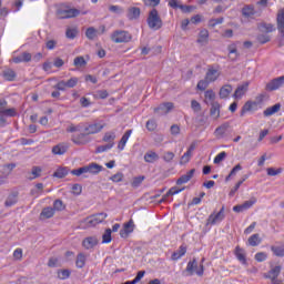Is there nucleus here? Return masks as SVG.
Wrapping results in <instances>:
<instances>
[{"label":"nucleus","mask_w":284,"mask_h":284,"mask_svg":"<svg viewBox=\"0 0 284 284\" xmlns=\"http://www.w3.org/2000/svg\"><path fill=\"white\" fill-rule=\"evenodd\" d=\"M111 41L113 43H130L132 41V34L125 30H115L111 34Z\"/></svg>","instance_id":"nucleus-5"},{"label":"nucleus","mask_w":284,"mask_h":284,"mask_svg":"<svg viewBox=\"0 0 284 284\" xmlns=\"http://www.w3.org/2000/svg\"><path fill=\"white\" fill-rule=\"evenodd\" d=\"M123 173L122 172H118L114 175L109 178V181H112L113 183H121L123 181Z\"/></svg>","instance_id":"nucleus-50"},{"label":"nucleus","mask_w":284,"mask_h":284,"mask_svg":"<svg viewBox=\"0 0 284 284\" xmlns=\"http://www.w3.org/2000/svg\"><path fill=\"white\" fill-rule=\"evenodd\" d=\"M144 176H138V178H134L131 185L132 187H139V185H141L144 181Z\"/></svg>","instance_id":"nucleus-61"},{"label":"nucleus","mask_w":284,"mask_h":284,"mask_svg":"<svg viewBox=\"0 0 284 284\" xmlns=\"http://www.w3.org/2000/svg\"><path fill=\"white\" fill-rule=\"evenodd\" d=\"M174 108V103L172 102H166L160 104L158 108L154 109L155 114H159L160 116H163V114H168L170 110Z\"/></svg>","instance_id":"nucleus-12"},{"label":"nucleus","mask_w":284,"mask_h":284,"mask_svg":"<svg viewBox=\"0 0 284 284\" xmlns=\"http://www.w3.org/2000/svg\"><path fill=\"white\" fill-rule=\"evenodd\" d=\"M3 78L7 81H12L13 79L17 78V73L12 69H8V70L3 71Z\"/></svg>","instance_id":"nucleus-42"},{"label":"nucleus","mask_w":284,"mask_h":284,"mask_svg":"<svg viewBox=\"0 0 284 284\" xmlns=\"http://www.w3.org/2000/svg\"><path fill=\"white\" fill-rule=\"evenodd\" d=\"M54 209L51 206H47L44 209H42L41 213H40V219H52V216H54Z\"/></svg>","instance_id":"nucleus-32"},{"label":"nucleus","mask_w":284,"mask_h":284,"mask_svg":"<svg viewBox=\"0 0 284 284\" xmlns=\"http://www.w3.org/2000/svg\"><path fill=\"white\" fill-rule=\"evenodd\" d=\"M207 39H210V32L206 29H202L199 33L197 43L203 45L207 43Z\"/></svg>","instance_id":"nucleus-34"},{"label":"nucleus","mask_w":284,"mask_h":284,"mask_svg":"<svg viewBox=\"0 0 284 284\" xmlns=\"http://www.w3.org/2000/svg\"><path fill=\"white\" fill-rule=\"evenodd\" d=\"M103 130V124L99 122H93L84 126L85 134H98V132H101Z\"/></svg>","instance_id":"nucleus-10"},{"label":"nucleus","mask_w":284,"mask_h":284,"mask_svg":"<svg viewBox=\"0 0 284 284\" xmlns=\"http://www.w3.org/2000/svg\"><path fill=\"white\" fill-rule=\"evenodd\" d=\"M210 115L213 116L215 121L216 119H219V116H221V103L219 102L211 103Z\"/></svg>","instance_id":"nucleus-20"},{"label":"nucleus","mask_w":284,"mask_h":284,"mask_svg":"<svg viewBox=\"0 0 284 284\" xmlns=\"http://www.w3.org/2000/svg\"><path fill=\"white\" fill-rule=\"evenodd\" d=\"M16 203H17V193H12L7 197L4 205L6 207H12V205H16Z\"/></svg>","instance_id":"nucleus-38"},{"label":"nucleus","mask_w":284,"mask_h":284,"mask_svg":"<svg viewBox=\"0 0 284 284\" xmlns=\"http://www.w3.org/2000/svg\"><path fill=\"white\" fill-rule=\"evenodd\" d=\"M232 85L225 84L220 89V99H227L232 94Z\"/></svg>","instance_id":"nucleus-31"},{"label":"nucleus","mask_w":284,"mask_h":284,"mask_svg":"<svg viewBox=\"0 0 284 284\" xmlns=\"http://www.w3.org/2000/svg\"><path fill=\"white\" fill-rule=\"evenodd\" d=\"M266 172L268 176H278V174L283 173V168H278L277 170L274 168H268Z\"/></svg>","instance_id":"nucleus-51"},{"label":"nucleus","mask_w":284,"mask_h":284,"mask_svg":"<svg viewBox=\"0 0 284 284\" xmlns=\"http://www.w3.org/2000/svg\"><path fill=\"white\" fill-rule=\"evenodd\" d=\"M247 88H250L248 82H245L242 85H239L233 94V98L243 99V97H245V94L247 93Z\"/></svg>","instance_id":"nucleus-15"},{"label":"nucleus","mask_w":284,"mask_h":284,"mask_svg":"<svg viewBox=\"0 0 284 284\" xmlns=\"http://www.w3.org/2000/svg\"><path fill=\"white\" fill-rule=\"evenodd\" d=\"M210 85V82L204 78L203 80H200L197 82V90H201V92L207 90Z\"/></svg>","instance_id":"nucleus-52"},{"label":"nucleus","mask_w":284,"mask_h":284,"mask_svg":"<svg viewBox=\"0 0 284 284\" xmlns=\"http://www.w3.org/2000/svg\"><path fill=\"white\" fill-rule=\"evenodd\" d=\"M146 130H148L149 132H154V130H156V121H154V120H149V121L146 122Z\"/></svg>","instance_id":"nucleus-59"},{"label":"nucleus","mask_w":284,"mask_h":284,"mask_svg":"<svg viewBox=\"0 0 284 284\" xmlns=\"http://www.w3.org/2000/svg\"><path fill=\"white\" fill-rule=\"evenodd\" d=\"M65 88H68L65 80H62L54 85V89L60 90L61 92H64Z\"/></svg>","instance_id":"nucleus-63"},{"label":"nucleus","mask_w":284,"mask_h":284,"mask_svg":"<svg viewBox=\"0 0 284 284\" xmlns=\"http://www.w3.org/2000/svg\"><path fill=\"white\" fill-rule=\"evenodd\" d=\"M57 14L58 19H73L74 17H79L81 11L78 9H59Z\"/></svg>","instance_id":"nucleus-9"},{"label":"nucleus","mask_w":284,"mask_h":284,"mask_svg":"<svg viewBox=\"0 0 284 284\" xmlns=\"http://www.w3.org/2000/svg\"><path fill=\"white\" fill-rule=\"evenodd\" d=\"M67 88H77V83H79V78H71L65 81Z\"/></svg>","instance_id":"nucleus-62"},{"label":"nucleus","mask_w":284,"mask_h":284,"mask_svg":"<svg viewBox=\"0 0 284 284\" xmlns=\"http://www.w3.org/2000/svg\"><path fill=\"white\" fill-rule=\"evenodd\" d=\"M186 253H187V247L184 245H181L178 251L173 252L171 258L172 261H179V258L185 256Z\"/></svg>","instance_id":"nucleus-27"},{"label":"nucleus","mask_w":284,"mask_h":284,"mask_svg":"<svg viewBox=\"0 0 284 284\" xmlns=\"http://www.w3.org/2000/svg\"><path fill=\"white\" fill-rule=\"evenodd\" d=\"M102 243H112V229H106L102 235Z\"/></svg>","instance_id":"nucleus-41"},{"label":"nucleus","mask_w":284,"mask_h":284,"mask_svg":"<svg viewBox=\"0 0 284 284\" xmlns=\"http://www.w3.org/2000/svg\"><path fill=\"white\" fill-rule=\"evenodd\" d=\"M256 105H258L257 102H252V101H247L246 103H244V105L242 106V110L240 112V116H245L246 112H252V110H254V108H256Z\"/></svg>","instance_id":"nucleus-24"},{"label":"nucleus","mask_w":284,"mask_h":284,"mask_svg":"<svg viewBox=\"0 0 284 284\" xmlns=\"http://www.w3.org/2000/svg\"><path fill=\"white\" fill-rule=\"evenodd\" d=\"M53 210L54 212H63V210H65V205H63V201L55 200L53 202Z\"/></svg>","instance_id":"nucleus-47"},{"label":"nucleus","mask_w":284,"mask_h":284,"mask_svg":"<svg viewBox=\"0 0 284 284\" xmlns=\"http://www.w3.org/2000/svg\"><path fill=\"white\" fill-rule=\"evenodd\" d=\"M113 148H114V143L111 142V143L98 146L95 152L97 154H101L103 152H108V150H112Z\"/></svg>","instance_id":"nucleus-40"},{"label":"nucleus","mask_w":284,"mask_h":284,"mask_svg":"<svg viewBox=\"0 0 284 284\" xmlns=\"http://www.w3.org/2000/svg\"><path fill=\"white\" fill-rule=\"evenodd\" d=\"M271 252H273L274 256L278 258H283L284 256V243L276 242L274 245L271 246Z\"/></svg>","instance_id":"nucleus-14"},{"label":"nucleus","mask_w":284,"mask_h":284,"mask_svg":"<svg viewBox=\"0 0 284 284\" xmlns=\"http://www.w3.org/2000/svg\"><path fill=\"white\" fill-rule=\"evenodd\" d=\"M271 39H272V38H270V36H268V34H265V33L258 34V36L256 37V41H257L258 43H262V45L265 44V43H270Z\"/></svg>","instance_id":"nucleus-48"},{"label":"nucleus","mask_w":284,"mask_h":284,"mask_svg":"<svg viewBox=\"0 0 284 284\" xmlns=\"http://www.w3.org/2000/svg\"><path fill=\"white\" fill-rule=\"evenodd\" d=\"M280 274H281V266H275L270 272L264 274V278H270L271 284H276V281H278Z\"/></svg>","instance_id":"nucleus-11"},{"label":"nucleus","mask_w":284,"mask_h":284,"mask_svg":"<svg viewBox=\"0 0 284 284\" xmlns=\"http://www.w3.org/2000/svg\"><path fill=\"white\" fill-rule=\"evenodd\" d=\"M114 139H116V133L114 132H106L102 139L104 143H114Z\"/></svg>","instance_id":"nucleus-43"},{"label":"nucleus","mask_w":284,"mask_h":284,"mask_svg":"<svg viewBox=\"0 0 284 284\" xmlns=\"http://www.w3.org/2000/svg\"><path fill=\"white\" fill-rule=\"evenodd\" d=\"M194 172H196V170L192 169L186 174L181 175L176 181V185H183L184 183L190 182L191 179L194 176Z\"/></svg>","instance_id":"nucleus-21"},{"label":"nucleus","mask_w":284,"mask_h":284,"mask_svg":"<svg viewBox=\"0 0 284 284\" xmlns=\"http://www.w3.org/2000/svg\"><path fill=\"white\" fill-rule=\"evenodd\" d=\"M281 112V103H276L273 106H268L263 111V116H274V114Z\"/></svg>","instance_id":"nucleus-17"},{"label":"nucleus","mask_w":284,"mask_h":284,"mask_svg":"<svg viewBox=\"0 0 284 284\" xmlns=\"http://www.w3.org/2000/svg\"><path fill=\"white\" fill-rule=\"evenodd\" d=\"M185 187L179 189L176 186L171 187L168 193L160 200V203H165L168 201V196H174V194H179L180 192H183Z\"/></svg>","instance_id":"nucleus-29"},{"label":"nucleus","mask_w":284,"mask_h":284,"mask_svg":"<svg viewBox=\"0 0 284 284\" xmlns=\"http://www.w3.org/2000/svg\"><path fill=\"white\" fill-rule=\"evenodd\" d=\"M132 136V130L125 131V133L122 135L119 144L118 150H125V144L128 143V140Z\"/></svg>","instance_id":"nucleus-26"},{"label":"nucleus","mask_w":284,"mask_h":284,"mask_svg":"<svg viewBox=\"0 0 284 284\" xmlns=\"http://www.w3.org/2000/svg\"><path fill=\"white\" fill-rule=\"evenodd\" d=\"M243 170V166L241 164H236L230 172V174L225 178V182L230 181L232 176H234L237 172H241Z\"/></svg>","instance_id":"nucleus-44"},{"label":"nucleus","mask_w":284,"mask_h":284,"mask_svg":"<svg viewBox=\"0 0 284 284\" xmlns=\"http://www.w3.org/2000/svg\"><path fill=\"white\" fill-rule=\"evenodd\" d=\"M103 170L104 169L102 165L92 162L89 165L72 170L71 174H73V176H81L83 174H99L100 172H103Z\"/></svg>","instance_id":"nucleus-1"},{"label":"nucleus","mask_w":284,"mask_h":284,"mask_svg":"<svg viewBox=\"0 0 284 284\" xmlns=\"http://www.w3.org/2000/svg\"><path fill=\"white\" fill-rule=\"evenodd\" d=\"M283 85H284V75H281L278 78L271 80L266 84L265 91L266 92H275V90H281V88H283Z\"/></svg>","instance_id":"nucleus-8"},{"label":"nucleus","mask_w":284,"mask_h":284,"mask_svg":"<svg viewBox=\"0 0 284 284\" xmlns=\"http://www.w3.org/2000/svg\"><path fill=\"white\" fill-rule=\"evenodd\" d=\"M226 156H227V153L223 151L214 158L213 163H215V165H219V163H221L222 161H225Z\"/></svg>","instance_id":"nucleus-53"},{"label":"nucleus","mask_w":284,"mask_h":284,"mask_svg":"<svg viewBox=\"0 0 284 284\" xmlns=\"http://www.w3.org/2000/svg\"><path fill=\"white\" fill-rule=\"evenodd\" d=\"M243 17H254V7L252 6H245L242 9Z\"/></svg>","instance_id":"nucleus-46"},{"label":"nucleus","mask_w":284,"mask_h":284,"mask_svg":"<svg viewBox=\"0 0 284 284\" xmlns=\"http://www.w3.org/2000/svg\"><path fill=\"white\" fill-rule=\"evenodd\" d=\"M146 22L150 30H161L163 28V20L161 19V16H159V11L156 9H152L149 12Z\"/></svg>","instance_id":"nucleus-2"},{"label":"nucleus","mask_w":284,"mask_h":284,"mask_svg":"<svg viewBox=\"0 0 284 284\" xmlns=\"http://www.w3.org/2000/svg\"><path fill=\"white\" fill-rule=\"evenodd\" d=\"M234 254H235L237 261H240V263H242V265H247V257L245 255V250H243L241 246H236Z\"/></svg>","instance_id":"nucleus-19"},{"label":"nucleus","mask_w":284,"mask_h":284,"mask_svg":"<svg viewBox=\"0 0 284 284\" xmlns=\"http://www.w3.org/2000/svg\"><path fill=\"white\" fill-rule=\"evenodd\" d=\"M85 37L90 39V41H93V39H97V29L93 27L88 28L85 31Z\"/></svg>","instance_id":"nucleus-49"},{"label":"nucleus","mask_w":284,"mask_h":284,"mask_svg":"<svg viewBox=\"0 0 284 284\" xmlns=\"http://www.w3.org/2000/svg\"><path fill=\"white\" fill-rule=\"evenodd\" d=\"M144 161H145V163H154V162L159 161V154L154 151H148L144 154Z\"/></svg>","instance_id":"nucleus-30"},{"label":"nucleus","mask_w":284,"mask_h":284,"mask_svg":"<svg viewBox=\"0 0 284 284\" xmlns=\"http://www.w3.org/2000/svg\"><path fill=\"white\" fill-rule=\"evenodd\" d=\"M85 136H88V133H85V131H84L83 133L73 135L72 141L75 145H85V143H88L87 141H83V139H85Z\"/></svg>","instance_id":"nucleus-33"},{"label":"nucleus","mask_w":284,"mask_h":284,"mask_svg":"<svg viewBox=\"0 0 284 284\" xmlns=\"http://www.w3.org/2000/svg\"><path fill=\"white\" fill-rule=\"evenodd\" d=\"M204 103H206V105H211V103H216V101H214L216 99V93H214L213 90H206L204 93Z\"/></svg>","instance_id":"nucleus-28"},{"label":"nucleus","mask_w":284,"mask_h":284,"mask_svg":"<svg viewBox=\"0 0 284 284\" xmlns=\"http://www.w3.org/2000/svg\"><path fill=\"white\" fill-rule=\"evenodd\" d=\"M75 265L79 270L85 267V255L83 253L78 254Z\"/></svg>","instance_id":"nucleus-37"},{"label":"nucleus","mask_w":284,"mask_h":284,"mask_svg":"<svg viewBox=\"0 0 284 284\" xmlns=\"http://www.w3.org/2000/svg\"><path fill=\"white\" fill-rule=\"evenodd\" d=\"M0 115L17 116V110H14V109H4V110L0 111Z\"/></svg>","instance_id":"nucleus-55"},{"label":"nucleus","mask_w":284,"mask_h":284,"mask_svg":"<svg viewBox=\"0 0 284 284\" xmlns=\"http://www.w3.org/2000/svg\"><path fill=\"white\" fill-rule=\"evenodd\" d=\"M261 235L258 233H255L248 237V245L251 247H257V245H261Z\"/></svg>","instance_id":"nucleus-35"},{"label":"nucleus","mask_w":284,"mask_h":284,"mask_svg":"<svg viewBox=\"0 0 284 284\" xmlns=\"http://www.w3.org/2000/svg\"><path fill=\"white\" fill-rule=\"evenodd\" d=\"M255 261H257V263H263V261H267V253H265V252L256 253Z\"/></svg>","instance_id":"nucleus-57"},{"label":"nucleus","mask_w":284,"mask_h":284,"mask_svg":"<svg viewBox=\"0 0 284 284\" xmlns=\"http://www.w3.org/2000/svg\"><path fill=\"white\" fill-rule=\"evenodd\" d=\"M162 159L163 161H165V163H172V161L174 160V152L172 151L164 152Z\"/></svg>","instance_id":"nucleus-54"},{"label":"nucleus","mask_w":284,"mask_h":284,"mask_svg":"<svg viewBox=\"0 0 284 284\" xmlns=\"http://www.w3.org/2000/svg\"><path fill=\"white\" fill-rule=\"evenodd\" d=\"M225 219V206H222L221 210L216 213L213 212L206 220L207 225H216V223H221Z\"/></svg>","instance_id":"nucleus-7"},{"label":"nucleus","mask_w":284,"mask_h":284,"mask_svg":"<svg viewBox=\"0 0 284 284\" xmlns=\"http://www.w3.org/2000/svg\"><path fill=\"white\" fill-rule=\"evenodd\" d=\"M276 21H277V30L281 34V38L278 39V48H283L284 45V9L278 11Z\"/></svg>","instance_id":"nucleus-6"},{"label":"nucleus","mask_w":284,"mask_h":284,"mask_svg":"<svg viewBox=\"0 0 284 284\" xmlns=\"http://www.w3.org/2000/svg\"><path fill=\"white\" fill-rule=\"evenodd\" d=\"M67 39H75L77 38V29H68L65 32Z\"/></svg>","instance_id":"nucleus-64"},{"label":"nucleus","mask_w":284,"mask_h":284,"mask_svg":"<svg viewBox=\"0 0 284 284\" xmlns=\"http://www.w3.org/2000/svg\"><path fill=\"white\" fill-rule=\"evenodd\" d=\"M65 152H68V144L65 143H59L52 148V154L61 156L65 154Z\"/></svg>","instance_id":"nucleus-23"},{"label":"nucleus","mask_w":284,"mask_h":284,"mask_svg":"<svg viewBox=\"0 0 284 284\" xmlns=\"http://www.w3.org/2000/svg\"><path fill=\"white\" fill-rule=\"evenodd\" d=\"M256 203V197H253L248 201H245L243 204H242V207H244V211L245 210H250V207H252V205H254Z\"/></svg>","instance_id":"nucleus-60"},{"label":"nucleus","mask_w":284,"mask_h":284,"mask_svg":"<svg viewBox=\"0 0 284 284\" xmlns=\"http://www.w3.org/2000/svg\"><path fill=\"white\" fill-rule=\"evenodd\" d=\"M141 17V9L139 7H132L128 11V19L130 21H134V19H139Z\"/></svg>","instance_id":"nucleus-25"},{"label":"nucleus","mask_w":284,"mask_h":284,"mask_svg":"<svg viewBox=\"0 0 284 284\" xmlns=\"http://www.w3.org/2000/svg\"><path fill=\"white\" fill-rule=\"evenodd\" d=\"M108 219V213H97L91 216H88L82 221L83 227H95V225H99V223H103Z\"/></svg>","instance_id":"nucleus-3"},{"label":"nucleus","mask_w":284,"mask_h":284,"mask_svg":"<svg viewBox=\"0 0 284 284\" xmlns=\"http://www.w3.org/2000/svg\"><path fill=\"white\" fill-rule=\"evenodd\" d=\"M204 79L207 80L209 83H214V81L219 79V70L214 68H209Z\"/></svg>","instance_id":"nucleus-22"},{"label":"nucleus","mask_w":284,"mask_h":284,"mask_svg":"<svg viewBox=\"0 0 284 284\" xmlns=\"http://www.w3.org/2000/svg\"><path fill=\"white\" fill-rule=\"evenodd\" d=\"M58 277L61 281H65V278H70V270H61L58 272Z\"/></svg>","instance_id":"nucleus-56"},{"label":"nucleus","mask_w":284,"mask_h":284,"mask_svg":"<svg viewBox=\"0 0 284 284\" xmlns=\"http://www.w3.org/2000/svg\"><path fill=\"white\" fill-rule=\"evenodd\" d=\"M82 245L85 250H92L95 245H99V239H97V236L85 237Z\"/></svg>","instance_id":"nucleus-16"},{"label":"nucleus","mask_w":284,"mask_h":284,"mask_svg":"<svg viewBox=\"0 0 284 284\" xmlns=\"http://www.w3.org/2000/svg\"><path fill=\"white\" fill-rule=\"evenodd\" d=\"M73 65H75V68H83L84 65H88V62L85 61V58L77 57L73 60Z\"/></svg>","instance_id":"nucleus-45"},{"label":"nucleus","mask_w":284,"mask_h":284,"mask_svg":"<svg viewBox=\"0 0 284 284\" xmlns=\"http://www.w3.org/2000/svg\"><path fill=\"white\" fill-rule=\"evenodd\" d=\"M97 99H108L110 97V93H108V90H98L95 92Z\"/></svg>","instance_id":"nucleus-58"},{"label":"nucleus","mask_w":284,"mask_h":284,"mask_svg":"<svg viewBox=\"0 0 284 284\" xmlns=\"http://www.w3.org/2000/svg\"><path fill=\"white\" fill-rule=\"evenodd\" d=\"M236 45H239V42H233L227 45L229 58L231 61H236V59H239V50L236 49Z\"/></svg>","instance_id":"nucleus-18"},{"label":"nucleus","mask_w":284,"mask_h":284,"mask_svg":"<svg viewBox=\"0 0 284 284\" xmlns=\"http://www.w3.org/2000/svg\"><path fill=\"white\" fill-rule=\"evenodd\" d=\"M205 258H202L201 264L199 265V262H196V258H193V261H190L186 265V272L189 273V276H194L196 274L197 276H203L204 267L203 262Z\"/></svg>","instance_id":"nucleus-4"},{"label":"nucleus","mask_w":284,"mask_h":284,"mask_svg":"<svg viewBox=\"0 0 284 284\" xmlns=\"http://www.w3.org/2000/svg\"><path fill=\"white\" fill-rule=\"evenodd\" d=\"M227 130H230V123L225 122L215 129L214 136L216 139H225V135L227 134Z\"/></svg>","instance_id":"nucleus-13"},{"label":"nucleus","mask_w":284,"mask_h":284,"mask_svg":"<svg viewBox=\"0 0 284 284\" xmlns=\"http://www.w3.org/2000/svg\"><path fill=\"white\" fill-rule=\"evenodd\" d=\"M68 172H70V170H68V168H59L57 169V171L53 173V176L55 179H64V176H68Z\"/></svg>","instance_id":"nucleus-36"},{"label":"nucleus","mask_w":284,"mask_h":284,"mask_svg":"<svg viewBox=\"0 0 284 284\" xmlns=\"http://www.w3.org/2000/svg\"><path fill=\"white\" fill-rule=\"evenodd\" d=\"M41 172H43L41 166H32V169H31L32 176L29 178L30 181H34V179H39V176H41Z\"/></svg>","instance_id":"nucleus-39"}]
</instances>
